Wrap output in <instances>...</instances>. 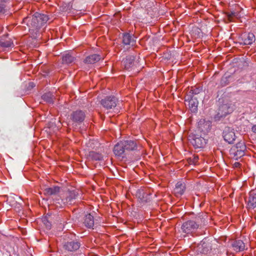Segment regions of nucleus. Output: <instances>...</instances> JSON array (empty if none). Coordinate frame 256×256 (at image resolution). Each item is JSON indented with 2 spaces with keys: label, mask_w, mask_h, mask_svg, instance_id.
Returning <instances> with one entry per match:
<instances>
[{
  "label": "nucleus",
  "mask_w": 256,
  "mask_h": 256,
  "mask_svg": "<svg viewBox=\"0 0 256 256\" xmlns=\"http://www.w3.org/2000/svg\"><path fill=\"white\" fill-rule=\"evenodd\" d=\"M49 20L48 16L44 14L35 12L33 15L28 16L23 19V22L31 28L39 30Z\"/></svg>",
  "instance_id": "f257e3e1"
},
{
  "label": "nucleus",
  "mask_w": 256,
  "mask_h": 256,
  "mask_svg": "<svg viewBox=\"0 0 256 256\" xmlns=\"http://www.w3.org/2000/svg\"><path fill=\"white\" fill-rule=\"evenodd\" d=\"M137 148V144L132 140H121L118 142L114 148V152L116 156L124 158L130 151Z\"/></svg>",
  "instance_id": "f03ea898"
},
{
  "label": "nucleus",
  "mask_w": 256,
  "mask_h": 256,
  "mask_svg": "<svg viewBox=\"0 0 256 256\" xmlns=\"http://www.w3.org/2000/svg\"><path fill=\"white\" fill-rule=\"evenodd\" d=\"M203 218L200 216L195 218L194 220H188L182 226L181 229L184 233L190 234L197 230L202 224Z\"/></svg>",
  "instance_id": "7ed1b4c3"
},
{
  "label": "nucleus",
  "mask_w": 256,
  "mask_h": 256,
  "mask_svg": "<svg viewBox=\"0 0 256 256\" xmlns=\"http://www.w3.org/2000/svg\"><path fill=\"white\" fill-rule=\"evenodd\" d=\"M188 140L195 148H204L208 140L206 136L194 133H190L188 135Z\"/></svg>",
  "instance_id": "20e7f679"
},
{
  "label": "nucleus",
  "mask_w": 256,
  "mask_h": 256,
  "mask_svg": "<svg viewBox=\"0 0 256 256\" xmlns=\"http://www.w3.org/2000/svg\"><path fill=\"white\" fill-rule=\"evenodd\" d=\"M234 108V105L228 101L224 102L220 106L217 114L214 116L216 120H220L228 114H231Z\"/></svg>",
  "instance_id": "39448f33"
},
{
  "label": "nucleus",
  "mask_w": 256,
  "mask_h": 256,
  "mask_svg": "<svg viewBox=\"0 0 256 256\" xmlns=\"http://www.w3.org/2000/svg\"><path fill=\"white\" fill-rule=\"evenodd\" d=\"M212 249V240L208 238H204L197 246V251L200 254H207Z\"/></svg>",
  "instance_id": "423d86ee"
},
{
  "label": "nucleus",
  "mask_w": 256,
  "mask_h": 256,
  "mask_svg": "<svg viewBox=\"0 0 256 256\" xmlns=\"http://www.w3.org/2000/svg\"><path fill=\"white\" fill-rule=\"evenodd\" d=\"M80 246V243L78 240L70 238L64 242L63 248L67 252H73L78 250Z\"/></svg>",
  "instance_id": "0eeeda50"
},
{
  "label": "nucleus",
  "mask_w": 256,
  "mask_h": 256,
  "mask_svg": "<svg viewBox=\"0 0 256 256\" xmlns=\"http://www.w3.org/2000/svg\"><path fill=\"white\" fill-rule=\"evenodd\" d=\"M222 136L224 140L230 144H233L236 138L234 129L229 126L224 128Z\"/></svg>",
  "instance_id": "6e6552de"
},
{
  "label": "nucleus",
  "mask_w": 256,
  "mask_h": 256,
  "mask_svg": "<svg viewBox=\"0 0 256 256\" xmlns=\"http://www.w3.org/2000/svg\"><path fill=\"white\" fill-rule=\"evenodd\" d=\"M118 102V100L114 96H107L100 101L101 104L106 109L114 108Z\"/></svg>",
  "instance_id": "1a4fd4ad"
},
{
  "label": "nucleus",
  "mask_w": 256,
  "mask_h": 256,
  "mask_svg": "<svg viewBox=\"0 0 256 256\" xmlns=\"http://www.w3.org/2000/svg\"><path fill=\"white\" fill-rule=\"evenodd\" d=\"M255 40V36L250 32L242 34L239 38V43L241 45H250Z\"/></svg>",
  "instance_id": "9d476101"
},
{
  "label": "nucleus",
  "mask_w": 256,
  "mask_h": 256,
  "mask_svg": "<svg viewBox=\"0 0 256 256\" xmlns=\"http://www.w3.org/2000/svg\"><path fill=\"white\" fill-rule=\"evenodd\" d=\"M211 129V122L210 120H206L204 118L199 120L198 123V130L202 132L204 135L206 134Z\"/></svg>",
  "instance_id": "9b49d317"
},
{
  "label": "nucleus",
  "mask_w": 256,
  "mask_h": 256,
  "mask_svg": "<svg viewBox=\"0 0 256 256\" xmlns=\"http://www.w3.org/2000/svg\"><path fill=\"white\" fill-rule=\"evenodd\" d=\"M62 64H69L76 62V58L71 52H66L62 56Z\"/></svg>",
  "instance_id": "f8f14e48"
},
{
  "label": "nucleus",
  "mask_w": 256,
  "mask_h": 256,
  "mask_svg": "<svg viewBox=\"0 0 256 256\" xmlns=\"http://www.w3.org/2000/svg\"><path fill=\"white\" fill-rule=\"evenodd\" d=\"M86 118L84 112L81 110H76L72 112L70 115V118L73 122L80 123L82 122Z\"/></svg>",
  "instance_id": "ddd939ff"
},
{
  "label": "nucleus",
  "mask_w": 256,
  "mask_h": 256,
  "mask_svg": "<svg viewBox=\"0 0 256 256\" xmlns=\"http://www.w3.org/2000/svg\"><path fill=\"white\" fill-rule=\"evenodd\" d=\"M79 193L76 190L70 191L66 199V202L68 204H72L74 203V200L79 198Z\"/></svg>",
  "instance_id": "4468645a"
},
{
  "label": "nucleus",
  "mask_w": 256,
  "mask_h": 256,
  "mask_svg": "<svg viewBox=\"0 0 256 256\" xmlns=\"http://www.w3.org/2000/svg\"><path fill=\"white\" fill-rule=\"evenodd\" d=\"M136 42L135 37L130 33L126 32L122 34V43L125 45L132 46Z\"/></svg>",
  "instance_id": "2eb2a0df"
},
{
  "label": "nucleus",
  "mask_w": 256,
  "mask_h": 256,
  "mask_svg": "<svg viewBox=\"0 0 256 256\" xmlns=\"http://www.w3.org/2000/svg\"><path fill=\"white\" fill-rule=\"evenodd\" d=\"M8 34L0 36V46L2 48H9L14 46L13 42L8 38Z\"/></svg>",
  "instance_id": "dca6fc26"
},
{
  "label": "nucleus",
  "mask_w": 256,
  "mask_h": 256,
  "mask_svg": "<svg viewBox=\"0 0 256 256\" xmlns=\"http://www.w3.org/2000/svg\"><path fill=\"white\" fill-rule=\"evenodd\" d=\"M247 207L248 208H254L256 207V193L253 190L249 193Z\"/></svg>",
  "instance_id": "f3484780"
},
{
  "label": "nucleus",
  "mask_w": 256,
  "mask_h": 256,
  "mask_svg": "<svg viewBox=\"0 0 256 256\" xmlns=\"http://www.w3.org/2000/svg\"><path fill=\"white\" fill-rule=\"evenodd\" d=\"M186 190V186L184 182H178L174 189V192L176 196H180L184 193Z\"/></svg>",
  "instance_id": "a211bd4d"
},
{
  "label": "nucleus",
  "mask_w": 256,
  "mask_h": 256,
  "mask_svg": "<svg viewBox=\"0 0 256 256\" xmlns=\"http://www.w3.org/2000/svg\"><path fill=\"white\" fill-rule=\"evenodd\" d=\"M102 58V56L98 54H94L88 56L84 60V63L86 64H94L99 62Z\"/></svg>",
  "instance_id": "6ab92c4d"
},
{
  "label": "nucleus",
  "mask_w": 256,
  "mask_h": 256,
  "mask_svg": "<svg viewBox=\"0 0 256 256\" xmlns=\"http://www.w3.org/2000/svg\"><path fill=\"white\" fill-rule=\"evenodd\" d=\"M230 154L232 158L238 160L244 155V150H237L236 148H232L230 150Z\"/></svg>",
  "instance_id": "aec40b11"
},
{
  "label": "nucleus",
  "mask_w": 256,
  "mask_h": 256,
  "mask_svg": "<svg viewBox=\"0 0 256 256\" xmlns=\"http://www.w3.org/2000/svg\"><path fill=\"white\" fill-rule=\"evenodd\" d=\"M84 224L88 228H92L94 225V216L90 214H86L84 218Z\"/></svg>",
  "instance_id": "412c9836"
},
{
  "label": "nucleus",
  "mask_w": 256,
  "mask_h": 256,
  "mask_svg": "<svg viewBox=\"0 0 256 256\" xmlns=\"http://www.w3.org/2000/svg\"><path fill=\"white\" fill-rule=\"evenodd\" d=\"M232 246L236 252L244 250L245 248V244L242 240H236L232 244Z\"/></svg>",
  "instance_id": "4be33fe9"
},
{
  "label": "nucleus",
  "mask_w": 256,
  "mask_h": 256,
  "mask_svg": "<svg viewBox=\"0 0 256 256\" xmlns=\"http://www.w3.org/2000/svg\"><path fill=\"white\" fill-rule=\"evenodd\" d=\"M190 97L191 98L188 102L189 107L192 112H196L198 110V102L196 98H194V96Z\"/></svg>",
  "instance_id": "5701e85b"
},
{
  "label": "nucleus",
  "mask_w": 256,
  "mask_h": 256,
  "mask_svg": "<svg viewBox=\"0 0 256 256\" xmlns=\"http://www.w3.org/2000/svg\"><path fill=\"white\" fill-rule=\"evenodd\" d=\"M44 194L47 196L56 195L60 192V187L54 186L51 188H47L44 190Z\"/></svg>",
  "instance_id": "b1692460"
},
{
  "label": "nucleus",
  "mask_w": 256,
  "mask_h": 256,
  "mask_svg": "<svg viewBox=\"0 0 256 256\" xmlns=\"http://www.w3.org/2000/svg\"><path fill=\"white\" fill-rule=\"evenodd\" d=\"M88 158L92 160H103V156L102 154L96 152L94 151H90L88 155Z\"/></svg>",
  "instance_id": "393cba45"
},
{
  "label": "nucleus",
  "mask_w": 256,
  "mask_h": 256,
  "mask_svg": "<svg viewBox=\"0 0 256 256\" xmlns=\"http://www.w3.org/2000/svg\"><path fill=\"white\" fill-rule=\"evenodd\" d=\"M136 195L142 202H146L148 200V198H147L148 194L145 192L144 189L143 188L138 190L136 192Z\"/></svg>",
  "instance_id": "a878e982"
},
{
  "label": "nucleus",
  "mask_w": 256,
  "mask_h": 256,
  "mask_svg": "<svg viewBox=\"0 0 256 256\" xmlns=\"http://www.w3.org/2000/svg\"><path fill=\"white\" fill-rule=\"evenodd\" d=\"M42 97L45 102L48 103L52 104L54 102V96L52 92L45 93Z\"/></svg>",
  "instance_id": "bb28decb"
},
{
  "label": "nucleus",
  "mask_w": 256,
  "mask_h": 256,
  "mask_svg": "<svg viewBox=\"0 0 256 256\" xmlns=\"http://www.w3.org/2000/svg\"><path fill=\"white\" fill-rule=\"evenodd\" d=\"M234 78L231 76H228L222 78L220 81V84L222 86H226L230 82H232Z\"/></svg>",
  "instance_id": "cd10ccee"
},
{
  "label": "nucleus",
  "mask_w": 256,
  "mask_h": 256,
  "mask_svg": "<svg viewBox=\"0 0 256 256\" xmlns=\"http://www.w3.org/2000/svg\"><path fill=\"white\" fill-rule=\"evenodd\" d=\"M50 215L47 214V215L42 219L43 224L46 226L48 230H50L51 228V222H50Z\"/></svg>",
  "instance_id": "c85d7f7f"
},
{
  "label": "nucleus",
  "mask_w": 256,
  "mask_h": 256,
  "mask_svg": "<svg viewBox=\"0 0 256 256\" xmlns=\"http://www.w3.org/2000/svg\"><path fill=\"white\" fill-rule=\"evenodd\" d=\"M135 58H136L134 56L128 55L123 58L122 62L124 64H132L134 62Z\"/></svg>",
  "instance_id": "c756f323"
},
{
  "label": "nucleus",
  "mask_w": 256,
  "mask_h": 256,
  "mask_svg": "<svg viewBox=\"0 0 256 256\" xmlns=\"http://www.w3.org/2000/svg\"><path fill=\"white\" fill-rule=\"evenodd\" d=\"M227 16L230 22H233L234 18H238L239 17L238 13L236 12H230L227 13Z\"/></svg>",
  "instance_id": "7c9ffc66"
},
{
  "label": "nucleus",
  "mask_w": 256,
  "mask_h": 256,
  "mask_svg": "<svg viewBox=\"0 0 256 256\" xmlns=\"http://www.w3.org/2000/svg\"><path fill=\"white\" fill-rule=\"evenodd\" d=\"M98 145V142L94 140H90L88 142L86 143L87 146L90 149H94L96 148Z\"/></svg>",
  "instance_id": "2f4dec72"
},
{
  "label": "nucleus",
  "mask_w": 256,
  "mask_h": 256,
  "mask_svg": "<svg viewBox=\"0 0 256 256\" xmlns=\"http://www.w3.org/2000/svg\"><path fill=\"white\" fill-rule=\"evenodd\" d=\"M232 148H236L237 150H245L246 146L244 144V142H238L236 145L234 146Z\"/></svg>",
  "instance_id": "473e14b6"
},
{
  "label": "nucleus",
  "mask_w": 256,
  "mask_h": 256,
  "mask_svg": "<svg viewBox=\"0 0 256 256\" xmlns=\"http://www.w3.org/2000/svg\"><path fill=\"white\" fill-rule=\"evenodd\" d=\"M10 8V6H6L4 4H0V15L5 14Z\"/></svg>",
  "instance_id": "72a5a7b5"
},
{
  "label": "nucleus",
  "mask_w": 256,
  "mask_h": 256,
  "mask_svg": "<svg viewBox=\"0 0 256 256\" xmlns=\"http://www.w3.org/2000/svg\"><path fill=\"white\" fill-rule=\"evenodd\" d=\"M202 90V88H194L192 89L190 91V92H192V96L198 94L200 93V92Z\"/></svg>",
  "instance_id": "f704fd0d"
},
{
  "label": "nucleus",
  "mask_w": 256,
  "mask_h": 256,
  "mask_svg": "<svg viewBox=\"0 0 256 256\" xmlns=\"http://www.w3.org/2000/svg\"><path fill=\"white\" fill-rule=\"evenodd\" d=\"M0 4H4L6 6H10V0H0Z\"/></svg>",
  "instance_id": "c9c22d12"
},
{
  "label": "nucleus",
  "mask_w": 256,
  "mask_h": 256,
  "mask_svg": "<svg viewBox=\"0 0 256 256\" xmlns=\"http://www.w3.org/2000/svg\"><path fill=\"white\" fill-rule=\"evenodd\" d=\"M234 60H236L234 62V63H238V62H248L247 61H246L244 58H241L238 59H234Z\"/></svg>",
  "instance_id": "e433bc0d"
},
{
  "label": "nucleus",
  "mask_w": 256,
  "mask_h": 256,
  "mask_svg": "<svg viewBox=\"0 0 256 256\" xmlns=\"http://www.w3.org/2000/svg\"><path fill=\"white\" fill-rule=\"evenodd\" d=\"M198 156H194V158L192 159V164H196V162H198Z\"/></svg>",
  "instance_id": "4c0bfd02"
},
{
  "label": "nucleus",
  "mask_w": 256,
  "mask_h": 256,
  "mask_svg": "<svg viewBox=\"0 0 256 256\" xmlns=\"http://www.w3.org/2000/svg\"><path fill=\"white\" fill-rule=\"evenodd\" d=\"M131 68V65H124V69L129 70Z\"/></svg>",
  "instance_id": "58836bf2"
},
{
  "label": "nucleus",
  "mask_w": 256,
  "mask_h": 256,
  "mask_svg": "<svg viewBox=\"0 0 256 256\" xmlns=\"http://www.w3.org/2000/svg\"><path fill=\"white\" fill-rule=\"evenodd\" d=\"M252 130L253 132L256 133V126H254L252 127Z\"/></svg>",
  "instance_id": "ea45409f"
},
{
  "label": "nucleus",
  "mask_w": 256,
  "mask_h": 256,
  "mask_svg": "<svg viewBox=\"0 0 256 256\" xmlns=\"http://www.w3.org/2000/svg\"><path fill=\"white\" fill-rule=\"evenodd\" d=\"M34 86V84L33 82L29 83V87L32 88Z\"/></svg>",
  "instance_id": "a19ab883"
},
{
  "label": "nucleus",
  "mask_w": 256,
  "mask_h": 256,
  "mask_svg": "<svg viewBox=\"0 0 256 256\" xmlns=\"http://www.w3.org/2000/svg\"><path fill=\"white\" fill-rule=\"evenodd\" d=\"M240 163H238V162H236V163L234 164L235 166H236V167L238 166H240Z\"/></svg>",
  "instance_id": "79ce46f5"
},
{
  "label": "nucleus",
  "mask_w": 256,
  "mask_h": 256,
  "mask_svg": "<svg viewBox=\"0 0 256 256\" xmlns=\"http://www.w3.org/2000/svg\"><path fill=\"white\" fill-rule=\"evenodd\" d=\"M38 64H42V62L38 63Z\"/></svg>",
  "instance_id": "37998d69"
}]
</instances>
